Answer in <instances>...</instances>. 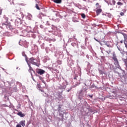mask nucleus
Segmentation results:
<instances>
[{
  "label": "nucleus",
  "mask_w": 127,
  "mask_h": 127,
  "mask_svg": "<svg viewBox=\"0 0 127 127\" xmlns=\"http://www.w3.org/2000/svg\"><path fill=\"white\" fill-rule=\"evenodd\" d=\"M34 61H35V58L32 57L29 59L28 61H27L28 65V64H32V65H35V66H37V67H39L40 66V64H39L38 63H36Z\"/></svg>",
  "instance_id": "1"
},
{
  "label": "nucleus",
  "mask_w": 127,
  "mask_h": 127,
  "mask_svg": "<svg viewBox=\"0 0 127 127\" xmlns=\"http://www.w3.org/2000/svg\"><path fill=\"white\" fill-rule=\"evenodd\" d=\"M105 45L107 47H104V51L107 52V53L108 54H110V53H111V52H112V50H111V49H110V48L112 47V46L111 45L108 44V43L105 44Z\"/></svg>",
  "instance_id": "2"
},
{
  "label": "nucleus",
  "mask_w": 127,
  "mask_h": 127,
  "mask_svg": "<svg viewBox=\"0 0 127 127\" xmlns=\"http://www.w3.org/2000/svg\"><path fill=\"white\" fill-rule=\"evenodd\" d=\"M28 67H29V69H28V72L29 73H30L32 78L33 79V80H34V79H33V75H32V71L33 72H35L34 70H33V68H32V67H31V65H30V64H28Z\"/></svg>",
  "instance_id": "3"
},
{
  "label": "nucleus",
  "mask_w": 127,
  "mask_h": 127,
  "mask_svg": "<svg viewBox=\"0 0 127 127\" xmlns=\"http://www.w3.org/2000/svg\"><path fill=\"white\" fill-rule=\"evenodd\" d=\"M36 72L37 74H39V75H43L45 73V70L38 68L36 70Z\"/></svg>",
  "instance_id": "4"
},
{
  "label": "nucleus",
  "mask_w": 127,
  "mask_h": 127,
  "mask_svg": "<svg viewBox=\"0 0 127 127\" xmlns=\"http://www.w3.org/2000/svg\"><path fill=\"white\" fill-rule=\"evenodd\" d=\"M17 115L18 116H19V117H20L21 118H23L24 117H25V115L22 113V112H21V111L18 112Z\"/></svg>",
  "instance_id": "5"
},
{
  "label": "nucleus",
  "mask_w": 127,
  "mask_h": 127,
  "mask_svg": "<svg viewBox=\"0 0 127 127\" xmlns=\"http://www.w3.org/2000/svg\"><path fill=\"white\" fill-rule=\"evenodd\" d=\"M78 94L79 95V97H82L85 94V92L83 91V90H81L79 92H78Z\"/></svg>",
  "instance_id": "6"
},
{
  "label": "nucleus",
  "mask_w": 127,
  "mask_h": 127,
  "mask_svg": "<svg viewBox=\"0 0 127 127\" xmlns=\"http://www.w3.org/2000/svg\"><path fill=\"white\" fill-rule=\"evenodd\" d=\"M20 126H22V127H25V120L24 121H21V122H20L19 123Z\"/></svg>",
  "instance_id": "7"
},
{
  "label": "nucleus",
  "mask_w": 127,
  "mask_h": 127,
  "mask_svg": "<svg viewBox=\"0 0 127 127\" xmlns=\"http://www.w3.org/2000/svg\"><path fill=\"white\" fill-rule=\"evenodd\" d=\"M113 59L116 64H119V61H118V59H117V57H116V56H113Z\"/></svg>",
  "instance_id": "8"
},
{
  "label": "nucleus",
  "mask_w": 127,
  "mask_h": 127,
  "mask_svg": "<svg viewBox=\"0 0 127 127\" xmlns=\"http://www.w3.org/2000/svg\"><path fill=\"white\" fill-rule=\"evenodd\" d=\"M102 9H101V8L97 9L96 10V15H99V14L100 13H101V12H102Z\"/></svg>",
  "instance_id": "9"
},
{
  "label": "nucleus",
  "mask_w": 127,
  "mask_h": 127,
  "mask_svg": "<svg viewBox=\"0 0 127 127\" xmlns=\"http://www.w3.org/2000/svg\"><path fill=\"white\" fill-rule=\"evenodd\" d=\"M55 3H61L62 2V0H54Z\"/></svg>",
  "instance_id": "10"
},
{
  "label": "nucleus",
  "mask_w": 127,
  "mask_h": 127,
  "mask_svg": "<svg viewBox=\"0 0 127 127\" xmlns=\"http://www.w3.org/2000/svg\"><path fill=\"white\" fill-rule=\"evenodd\" d=\"M39 79H40V80H41L42 81V82L43 83H44L45 84V85H46V82L45 81H44V80H43V77H42V76H39Z\"/></svg>",
  "instance_id": "11"
},
{
  "label": "nucleus",
  "mask_w": 127,
  "mask_h": 127,
  "mask_svg": "<svg viewBox=\"0 0 127 127\" xmlns=\"http://www.w3.org/2000/svg\"><path fill=\"white\" fill-rule=\"evenodd\" d=\"M9 2H10L11 4H14V2H15V0H8Z\"/></svg>",
  "instance_id": "12"
},
{
  "label": "nucleus",
  "mask_w": 127,
  "mask_h": 127,
  "mask_svg": "<svg viewBox=\"0 0 127 127\" xmlns=\"http://www.w3.org/2000/svg\"><path fill=\"white\" fill-rule=\"evenodd\" d=\"M124 41H127V35L126 34H124Z\"/></svg>",
  "instance_id": "13"
},
{
  "label": "nucleus",
  "mask_w": 127,
  "mask_h": 127,
  "mask_svg": "<svg viewBox=\"0 0 127 127\" xmlns=\"http://www.w3.org/2000/svg\"><path fill=\"white\" fill-rule=\"evenodd\" d=\"M35 7L37 9H38V10H40V8L39 7V6H38V4H36Z\"/></svg>",
  "instance_id": "14"
},
{
  "label": "nucleus",
  "mask_w": 127,
  "mask_h": 127,
  "mask_svg": "<svg viewBox=\"0 0 127 127\" xmlns=\"http://www.w3.org/2000/svg\"><path fill=\"white\" fill-rule=\"evenodd\" d=\"M117 4L118 5H124V3H122L121 2L119 1V2H117Z\"/></svg>",
  "instance_id": "15"
},
{
  "label": "nucleus",
  "mask_w": 127,
  "mask_h": 127,
  "mask_svg": "<svg viewBox=\"0 0 127 127\" xmlns=\"http://www.w3.org/2000/svg\"><path fill=\"white\" fill-rule=\"evenodd\" d=\"M81 17H82V18H85L86 15H85V14H84V13H82V14H81Z\"/></svg>",
  "instance_id": "16"
},
{
  "label": "nucleus",
  "mask_w": 127,
  "mask_h": 127,
  "mask_svg": "<svg viewBox=\"0 0 127 127\" xmlns=\"http://www.w3.org/2000/svg\"><path fill=\"white\" fill-rule=\"evenodd\" d=\"M124 62L125 65L127 64V59H125L124 60Z\"/></svg>",
  "instance_id": "17"
},
{
  "label": "nucleus",
  "mask_w": 127,
  "mask_h": 127,
  "mask_svg": "<svg viewBox=\"0 0 127 127\" xmlns=\"http://www.w3.org/2000/svg\"><path fill=\"white\" fill-rule=\"evenodd\" d=\"M96 5L97 7H101V6L99 4V3H96Z\"/></svg>",
  "instance_id": "18"
},
{
  "label": "nucleus",
  "mask_w": 127,
  "mask_h": 127,
  "mask_svg": "<svg viewBox=\"0 0 127 127\" xmlns=\"http://www.w3.org/2000/svg\"><path fill=\"white\" fill-rule=\"evenodd\" d=\"M120 15H121V16H123V15H125V13L123 12H121L120 13Z\"/></svg>",
  "instance_id": "19"
},
{
  "label": "nucleus",
  "mask_w": 127,
  "mask_h": 127,
  "mask_svg": "<svg viewBox=\"0 0 127 127\" xmlns=\"http://www.w3.org/2000/svg\"><path fill=\"white\" fill-rule=\"evenodd\" d=\"M40 15L41 16H45V15H44V14H43V13H40Z\"/></svg>",
  "instance_id": "20"
},
{
  "label": "nucleus",
  "mask_w": 127,
  "mask_h": 127,
  "mask_svg": "<svg viewBox=\"0 0 127 127\" xmlns=\"http://www.w3.org/2000/svg\"><path fill=\"white\" fill-rule=\"evenodd\" d=\"M112 3H113V4H114V5L116 4V1H115V0H113L112 1Z\"/></svg>",
  "instance_id": "21"
},
{
  "label": "nucleus",
  "mask_w": 127,
  "mask_h": 127,
  "mask_svg": "<svg viewBox=\"0 0 127 127\" xmlns=\"http://www.w3.org/2000/svg\"><path fill=\"white\" fill-rule=\"evenodd\" d=\"M16 127H22L20 126V124H17Z\"/></svg>",
  "instance_id": "22"
},
{
  "label": "nucleus",
  "mask_w": 127,
  "mask_h": 127,
  "mask_svg": "<svg viewBox=\"0 0 127 127\" xmlns=\"http://www.w3.org/2000/svg\"><path fill=\"white\" fill-rule=\"evenodd\" d=\"M100 74H103V71L102 70H100L99 71Z\"/></svg>",
  "instance_id": "23"
},
{
  "label": "nucleus",
  "mask_w": 127,
  "mask_h": 127,
  "mask_svg": "<svg viewBox=\"0 0 127 127\" xmlns=\"http://www.w3.org/2000/svg\"><path fill=\"white\" fill-rule=\"evenodd\" d=\"M88 96L90 98H93V95H88Z\"/></svg>",
  "instance_id": "24"
},
{
  "label": "nucleus",
  "mask_w": 127,
  "mask_h": 127,
  "mask_svg": "<svg viewBox=\"0 0 127 127\" xmlns=\"http://www.w3.org/2000/svg\"><path fill=\"white\" fill-rule=\"evenodd\" d=\"M123 11H124V12H126L127 11V9H124L123 10Z\"/></svg>",
  "instance_id": "25"
},
{
  "label": "nucleus",
  "mask_w": 127,
  "mask_h": 127,
  "mask_svg": "<svg viewBox=\"0 0 127 127\" xmlns=\"http://www.w3.org/2000/svg\"><path fill=\"white\" fill-rule=\"evenodd\" d=\"M38 88H40V84H38Z\"/></svg>",
  "instance_id": "26"
},
{
  "label": "nucleus",
  "mask_w": 127,
  "mask_h": 127,
  "mask_svg": "<svg viewBox=\"0 0 127 127\" xmlns=\"http://www.w3.org/2000/svg\"><path fill=\"white\" fill-rule=\"evenodd\" d=\"M120 43H123V40L120 41Z\"/></svg>",
  "instance_id": "27"
},
{
  "label": "nucleus",
  "mask_w": 127,
  "mask_h": 127,
  "mask_svg": "<svg viewBox=\"0 0 127 127\" xmlns=\"http://www.w3.org/2000/svg\"><path fill=\"white\" fill-rule=\"evenodd\" d=\"M0 14H1V10H0Z\"/></svg>",
  "instance_id": "28"
},
{
  "label": "nucleus",
  "mask_w": 127,
  "mask_h": 127,
  "mask_svg": "<svg viewBox=\"0 0 127 127\" xmlns=\"http://www.w3.org/2000/svg\"><path fill=\"white\" fill-rule=\"evenodd\" d=\"M125 65H126V66L127 67V64H125Z\"/></svg>",
  "instance_id": "29"
},
{
  "label": "nucleus",
  "mask_w": 127,
  "mask_h": 127,
  "mask_svg": "<svg viewBox=\"0 0 127 127\" xmlns=\"http://www.w3.org/2000/svg\"><path fill=\"white\" fill-rule=\"evenodd\" d=\"M41 92H44L43 90H41Z\"/></svg>",
  "instance_id": "30"
},
{
  "label": "nucleus",
  "mask_w": 127,
  "mask_h": 127,
  "mask_svg": "<svg viewBox=\"0 0 127 127\" xmlns=\"http://www.w3.org/2000/svg\"><path fill=\"white\" fill-rule=\"evenodd\" d=\"M10 27H11V26H10L9 28H10Z\"/></svg>",
  "instance_id": "31"
}]
</instances>
